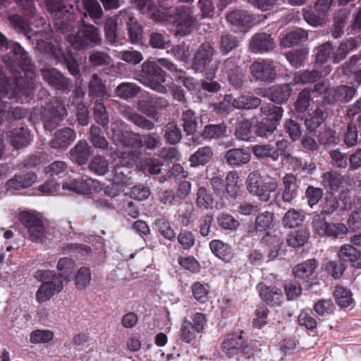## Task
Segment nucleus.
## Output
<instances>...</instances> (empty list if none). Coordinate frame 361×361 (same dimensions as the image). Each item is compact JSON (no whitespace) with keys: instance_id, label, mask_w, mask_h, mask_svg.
Listing matches in <instances>:
<instances>
[{"instance_id":"61","label":"nucleus","mask_w":361,"mask_h":361,"mask_svg":"<svg viewBox=\"0 0 361 361\" xmlns=\"http://www.w3.org/2000/svg\"><path fill=\"white\" fill-rule=\"evenodd\" d=\"M82 185L83 195H90L102 190L99 180L87 176H82Z\"/></svg>"},{"instance_id":"40","label":"nucleus","mask_w":361,"mask_h":361,"mask_svg":"<svg viewBox=\"0 0 361 361\" xmlns=\"http://www.w3.org/2000/svg\"><path fill=\"white\" fill-rule=\"evenodd\" d=\"M140 87L132 82H122L115 89V94L123 99L135 97L140 92Z\"/></svg>"},{"instance_id":"49","label":"nucleus","mask_w":361,"mask_h":361,"mask_svg":"<svg viewBox=\"0 0 361 361\" xmlns=\"http://www.w3.org/2000/svg\"><path fill=\"white\" fill-rule=\"evenodd\" d=\"M291 89L288 84L275 86L271 92L270 99L276 104H281L288 99Z\"/></svg>"},{"instance_id":"19","label":"nucleus","mask_w":361,"mask_h":361,"mask_svg":"<svg viewBox=\"0 0 361 361\" xmlns=\"http://www.w3.org/2000/svg\"><path fill=\"white\" fill-rule=\"evenodd\" d=\"M261 299L271 307L280 306L283 300L282 291L275 286L259 283L257 286Z\"/></svg>"},{"instance_id":"53","label":"nucleus","mask_w":361,"mask_h":361,"mask_svg":"<svg viewBox=\"0 0 361 361\" xmlns=\"http://www.w3.org/2000/svg\"><path fill=\"white\" fill-rule=\"evenodd\" d=\"M240 44L238 37L231 34H224L221 35L219 42V48L223 54H228Z\"/></svg>"},{"instance_id":"52","label":"nucleus","mask_w":361,"mask_h":361,"mask_svg":"<svg viewBox=\"0 0 361 361\" xmlns=\"http://www.w3.org/2000/svg\"><path fill=\"white\" fill-rule=\"evenodd\" d=\"M336 302L341 308L348 307L353 302L350 291L342 286L336 287L334 291Z\"/></svg>"},{"instance_id":"4","label":"nucleus","mask_w":361,"mask_h":361,"mask_svg":"<svg viewBox=\"0 0 361 361\" xmlns=\"http://www.w3.org/2000/svg\"><path fill=\"white\" fill-rule=\"evenodd\" d=\"M48 11L52 14L56 30L66 33L75 26L73 8L66 6L63 0H45Z\"/></svg>"},{"instance_id":"46","label":"nucleus","mask_w":361,"mask_h":361,"mask_svg":"<svg viewBox=\"0 0 361 361\" xmlns=\"http://www.w3.org/2000/svg\"><path fill=\"white\" fill-rule=\"evenodd\" d=\"M303 221L304 216L300 212L295 209H290L284 214L282 224L286 228H293L300 226Z\"/></svg>"},{"instance_id":"31","label":"nucleus","mask_w":361,"mask_h":361,"mask_svg":"<svg viewBox=\"0 0 361 361\" xmlns=\"http://www.w3.org/2000/svg\"><path fill=\"white\" fill-rule=\"evenodd\" d=\"M209 247L213 254L225 262H230L233 254L231 247L219 240H213L209 243Z\"/></svg>"},{"instance_id":"48","label":"nucleus","mask_w":361,"mask_h":361,"mask_svg":"<svg viewBox=\"0 0 361 361\" xmlns=\"http://www.w3.org/2000/svg\"><path fill=\"white\" fill-rule=\"evenodd\" d=\"M125 116L128 121L142 129L151 130L155 127L154 122L135 111H127Z\"/></svg>"},{"instance_id":"20","label":"nucleus","mask_w":361,"mask_h":361,"mask_svg":"<svg viewBox=\"0 0 361 361\" xmlns=\"http://www.w3.org/2000/svg\"><path fill=\"white\" fill-rule=\"evenodd\" d=\"M42 75L45 81L56 89L68 92L70 90V80L56 69H42Z\"/></svg>"},{"instance_id":"13","label":"nucleus","mask_w":361,"mask_h":361,"mask_svg":"<svg viewBox=\"0 0 361 361\" xmlns=\"http://www.w3.org/2000/svg\"><path fill=\"white\" fill-rule=\"evenodd\" d=\"M20 221L27 229L32 241L42 243L45 240V230L40 219L32 214L23 212L20 214Z\"/></svg>"},{"instance_id":"43","label":"nucleus","mask_w":361,"mask_h":361,"mask_svg":"<svg viewBox=\"0 0 361 361\" xmlns=\"http://www.w3.org/2000/svg\"><path fill=\"white\" fill-rule=\"evenodd\" d=\"M252 123L249 119H243L238 121L234 135L237 139L243 141H249L252 137Z\"/></svg>"},{"instance_id":"29","label":"nucleus","mask_w":361,"mask_h":361,"mask_svg":"<svg viewBox=\"0 0 361 361\" xmlns=\"http://www.w3.org/2000/svg\"><path fill=\"white\" fill-rule=\"evenodd\" d=\"M91 147L85 140H80L77 145L71 149L70 154L71 159L82 165L87 161L90 155Z\"/></svg>"},{"instance_id":"54","label":"nucleus","mask_w":361,"mask_h":361,"mask_svg":"<svg viewBox=\"0 0 361 361\" xmlns=\"http://www.w3.org/2000/svg\"><path fill=\"white\" fill-rule=\"evenodd\" d=\"M164 138L171 145L179 142L182 138L180 128L174 123H169L164 127Z\"/></svg>"},{"instance_id":"15","label":"nucleus","mask_w":361,"mask_h":361,"mask_svg":"<svg viewBox=\"0 0 361 361\" xmlns=\"http://www.w3.org/2000/svg\"><path fill=\"white\" fill-rule=\"evenodd\" d=\"M261 103L260 98L252 94H241L234 99L228 95L220 103V106L223 108L226 107V110H230L232 108L250 110L257 108Z\"/></svg>"},{"instance_id":"30","label":"nucleus","mask_w":361,"mask_h":361,"mask_svg":"<svg viewBox=\"0 0 361 361\" xmlns=\"http://www.w3.org/2000/svg\"><path fill=\"white\" fill-rule=\"evenodd\" d=\"M328 116V112L324 106H318L307 118L305 121V124L307 130L310 132H314L319 128L326 120Z\"/></svg>"},{"instance_id":"63","label":"nucleus","mask_w":361,"mask_h":361,"mask_svg":"<svg viewBox=\"0 0 361 361\" xmlns=\"http://www.w3.org/2000/svg\"><path fill=\"white\" fill-rule=\"evenodd\" d=\"M192 292L194 298L200 303H204L208 300L209 286L200 282H195L192 286Z\"/></svg>"},{"instance_id":"3","label":"nucleus","mask_w":361,"mask_h":361,"mask_svg":"<svg viewBox=\"0 0 361 361\" xmlns=\"http://www.w3.org/2000/svg\"><path fill=\"white\" fill-rule=\"evenodd\" d=\"M82 27L75 34H71V31L63 33L70 46L75 50H85L99 46L102 43L100 30L92 24L87 23L84 18H80Z\"/></svg>"},{"instance_id":"7","label":"nucleus","mask_w":361,"mask_h":361,"mask_svg":"<svg viewBox=\"0 0 361 361\" xmlns=\"http://www.w3.org/2000/svg\"><path fill=\"white\" fill-rule=\"evenodd\" d=\"M37 39L36 49L39 52L48 55L50 58L56 60V63H65L70 73L77 76L80 73L79 66L74 59H67L59 45L53 44L50 39L48 42L41 38Z\"/></svg>"},{"instance_id":"2","label":"nucleus","mask_w":361,"mask_h":361,"mask_svg":"<svg viewBox=\"0 0 361 361\" xmlns=\"http://www.w3.org/2000/svg\"><path fill=\"white\" fill-rule=\"evenodd\" d=\"M57 269L61 271L60 274L51 270H39L36 272L35 278L42 281L35 295L39 303L49 301L56 293L63 290V281L73 276L75 271V264L71 258H61L57 264Z\"/></svg>"},{"instance_id":"25","label":"nucleus","mask_w":361,"mask_h":361,"mask_svg":"<svg viewBox=\"0 0 361 361\" xmlns=\"http://www.w3.org/2000/svg\"><path fill=\"white\" fill-rule=\"evenodd\" d=\"M338 256L341 261L349 262L356 268H361V252L353 245L349 244L342 245Z\"/></svg>"},{"instance_id":"34","label":"nucleus","mask_w":361,"mask_h":361,"mask_svg":"<svg viewBox=\"0 0 361 361\" xmlns=\"http://www.w3.org/2000/svg\"><path fill=\"white\" fill-rule=\"evenodd\" d=\"M82 5L85 12L84 18L87 14L91 18L95 24H99L102 19L104 12L102 8L97 0H82Z\"/></svg>"},{"instance_id":"56","label":"nucleus","mask_w":361,"mask_h":361,"mask_svg":"<svg viewBox=\"0 0 361 361\" xmlns=\"http://www.w3.org/2000/svg\"><path fill=\"white\" fill-rule=\"evenodd\" d=\"M311 99V88H305L298 94V97L295 104V110L299 113H303L306 111L310 106V102Z\"/></svg>"},{"instance_id":"11","label":"nucleus","mask_w":361,"mask_h":361,"mask_svg":"<svg viewBox=\"0 0 361 361\" xmlns=\"http://www.w3.org/2000/svg\"><path fill=\"white\" fill-rule=\"evenodd\" d=\"M173 13L176 24V35H189L197 21L192 8L188 6H179L173 11Z\"/></svg>"},{"instance_id":"6","label":"nucleus","mask_w":361,"mask_h":361,"mask_svg":"<svg viewBox=\"0 0 361 361\" xmlns=\"http://www.w3.org/2000/svg\"><path fill=\"white\" fill-rule=\"evenodd\" d=\"M142 77L144 84L152 90L159 93L165 94L167 92L166 87L164 85L166 82V73L157 64L155 59H147L142 64Z\"/></svg>"},{"instance_id":"21","label":"nucleus","mask_w":361,"mask_h":361,"mask_svg":"<svg viewBox=\"0 0 361 361\" xmlns=\"http://www.w3.org/2000/svg\"><path fill=\"white\" fill-rule=\"evenodd\" d=\"M250 153L243 148L228 149L224 154L226 163L231 167H240L250 162Z\"/></svg>"},{"instance_id":"62","label":"nucleus","mask_w":361,"mask_h":361,"mask_svg":"<svg viewBox=\"0 0 361 361\" xmlns=\"http://www.w3.org/2000/svg\"><path fill=\"white\" fill-rule=\"evenodd\" d=\"M335 306L330 299H321L314 305V310L320 316H326L332 314Z\"/></svg>"},{"instance_id":"41","label":"nucleus","mask_w":361,"mask_h":361,"mask_svg":"<svg viewBox=\"0 0 361 361\" xmlns=\"http://www.w3.org/2000/svg\"><path fill=\"white\" fill-rule=\"evenodd\" d=\"M117 16H107L104 22V35L109 43L114 44L117 42Z\"/></svg>"},{"instance_id":"12","label":"nucleus","mask_w":361,"mask_h":361,"mask_svg":"<svg viewBox=\"0 0 361 361\" xmlns=\"http://www.w3.org/2000/svg\"><path fill=\"white\" fill-rule=\"evenodd\" d=\"M250 71L257 81L271 82L276 78V63L270 59H258L250 66Z\"/></svg>"},{"instance_id":"38","label":"nucleus","mask_w":361,"mask_h":361,"mask_svg":"<svg viewBox=\"0 0 361 361\" xmlns=\"http://www.w3.org/2000/svg\"><path fill=\"white\" fill-rule=\"evenodd\" d=\"M213 156V151L210 147L204 146L199 148L194 154H192L189 161L190 166L195 167L200 165H205Z\"/></svg>"},{"instance_id":"10","label":"nucleus","mask_w":361,"mask_h":361,"mask_svg":"<svg viewBox=\"0 0 361 361\" xmlns=\"http://www.w3.org/2000/svg\"><path fill=\"white\" fill-rule=\"evenodd\" d=\"M282 189L280 195L278 191L274 196V202L279 207H283V204H290L298 197V180L296 176L292 173H286L281 178Z\"/></svg>"},{"instance_id":"18","label":"nucleus","mask_w":361,"mask_h":361,"mask_svg":"<svg viewBox=\"0 0 361 361\" xmlns=\"http://www.w3.org/2000/svg\"><path fill=\"white\" fill-rule=\"evenodd\" d=\"M226 20L239 31H246L252 24L253 16L247 11L233 10L227 13Z\"/></svg>"},{"instance_id":"24","label":"nucleus","mask_w":361,"mask_h":361,"mask_svg":"<svg viewBox=\"0 0 361 361\" xmlns=\"http://www.w3.org/2000/svg\"><path fill=\"white\" fill-rule=\"evenodd\" d=\"M279 187L276 178L267 177L262 180V183L254 194L261 202H267L271 200V193L275 192Z\"/></svg>"},{"instance_id":"14","label":"nucleus","mask_w":361,"mask_h":361,"mask_svg":"<svg viewBox=\"0 0 361 361\" xmlns=\"http://www.w3.org/2000/svg\"><path fill=\"white\" fill-rule=\"evenodd\" d=\"M169 106V102L166 98L154 94L144 96L137 102V109L150 118H155L159 109H165Z\"/></svg>"},{"instance_id":"60","label":"nucleus","mask_w":361,"mask_h":361,"mask_svg":"<svg viewBox=\"0 0 361 361\" xmlns=\"http://www.w3.org/2000/svg\"><path fill=\"white\" fill-rule=\"evenodd\" d=\"M238 173L236 171H230L226 177L225 188L226 192L231 197H235L239 191L238 180Z\"/></svg>"},{"instance_id":"47","label":"nucleus","mask_w":361,"mask_h":361,"mask_svg":"<svg viewBox=\"0 0 361 361\" xmlns=\"http://www.w3.org/2000/svg\"><path fill=\"white\" fill-rule=\"evenodd\" d=\"M200 334L192 325V322L185 319L180 329L179 337L181 341L187 343H191L197 336Z\"/></svg>"},{"instance_id":"45","label":"nucleus","mask_w":361,"mask_h":361,"mask_svg":"<svg viewBox=\"0 0 361 361\" xmlns=\"http://www.w3.org/2000/svg\"><path fill=\"white\" fill-rule=\"evenodd\" d=\"M111 139L116 145H122L126 146L133 145L131 142L127 139L130 133L128 132H123L121 123H113L111 126Z\"/></svg>"},{"instance_id":"33","label":"nucleus","mask_w":361,"mask_h":361,"mask_svg":"<svg viewBox=\"0 0 361 361\" xmlns=\"http://www.w3.org/2000/svg\"><path fill=\"white\" fill-rule=\"evenodd\" d=\"M10 139L12 145L16 149L24 147L29 145L31 141L29 130L23 127L11 131Z\"/></svg>"},{"instance_id":"58","label":"nucleus","mask_w":361,"mask_h":361,"mask_svg":"<svg viewBox=\"0 0 361 361\" xmlns=\"http://www.w3.org/2000/svg\"><path fill=\"white\" fill-rule=\"evenodd\" d=\"M334 47L329 42H325L319 46L317 49L316 61L318 63L324 64L328 59L332 60Z\"/></svg>"},{"instance_id":"17","label":"nucleus","mask_w":361,"mask_h":361,"mask_svg":"<svg viewBox=\"0 0 361 361\" xmlns=\"http://www.w3.org/2000/svg\"><path fill=\"white\" fill-rule=\"evenodd\" d=\"M276 47L270 34L259 32L254 35L250 41V50L255 54H263L272 51Z\"/></svg>"},{"instance_id":"44","label":"nucleus","mask_w":361,"mask_h":361,"mask_svg":"<svg viewBox=\"0 0 361 361\" xmlns=\"http://www.w3.org/2000/svg\"><path fill=\"white\" fill-rule=\"evenodd\" d=\"M90 140L92 145L98 149L103 150L108 149L109 142L103 135L102 129L94 125L90 127Z\"/></svg>"},{"instance_id":"64","label":"nucleus","mask_w":361,"mask_h":361,"mask_svg":"<svg viewBox=\"0 0 361 361\" xmlns=\"http://www.w3.org/2000/svg\"><path fill=\"white\" fill-rule=\"evenodd\" d=\"M327 15L323 14L322 12H316L312 11H305L303 17L305 21L312 26H320L325 23Z\"/></svg>"},{"instance_id":"22","label":"nucleus","mask_w":361,"mask_h":361,"mask_svg":"<svg viewBox=\"0 0 361 361\" xmlns=\"http://www.w3.org/2000/svg\"><path fill=\"white\" fill-rule=\"evenodd\" d=\"M8 20L13 25L14 28L18 32L24 33L30 41L37 42L36 38H41L43 40L48 42L51 38V34L49 32L42 33L37 32L35 35H29L27 23L18 15H11L8 17Z\"/></svg>"},{"instance_id":"39","label":"nucleus","mask_w":361,"mask_h":361,"mask_svg":"<svg viewBox=\"0 0 361 361\" xmlns=\"http://www.w3.org/2000/svg\"><path fill=\"white\" fill-rule=\"evenodd\" d=\"M317 265L318 263L316 259H310L297 264L293 268V273L297 278L305 279L314 273Z\"/></svg>"},{"instance_id":"32","label":"nucleus","mask_w":361,"mask_h":361,"mask_svg":"<svg viewBox=\"0 0 361 361\" xmlns=\"http://www.w3.org/2000/svg\"><path fill=\"white\" fill-rule=\"evenodd\" d=\"M307 37L308 34L306 30L302 28H297L283 37L281 40V46L284 48H289L305 41Z\"/></svg>"},{"instance_id":"51","label":"nucleus","mask_w":361,"mask_h":361,"mask_svg":"<svg viewBox=\"0 0 361 361\" xmlns=\"http://www.w3.org/2000/svg\"><path fill=\"white\" fill-rule=\"evenodd\" d=\"M226 129L227 126L224 123L209 124L204 127L202 135L207 140L218 139L225 134Z\"/></svg>"},{"instance_id":"23","label":"nucleus","mask_w":361,"mask_h":361,"mask_svg":"<svg viewBox=\"0 0 361 361\" xmlns=\"http://www.w3.org/2000/svg\"><path fill=\"white\" fill-rule=\"evenodd\" d=\"M76 137V134L70 128H64L57 130L50 142L52 148L63 150L66 149Z\"/></svg>"},{"instance_id":"16","label":"nucleus","mask_w":361,"mask_h":361,"mask_svg":"<svg viewBox=\"0 0 361 361\" xmlns=\"http://www.w3.org/2000/svg\"><path fill=\"white\" fill-rule=\"evenodd\" d=\"M222 350L228 356L233 357L240 353L249 355L250 347L241 335L233 334L228 336L221 344Z\"/></svg>"},{"instance_id":"55","label":"nucleus","mask_w":361,"mask_h":361,"mask_svg":"<svg viewBox=\"0 0 361 361\" xmlns=\"http://www.w3.org/2000/svg\"><path fill=\"white\" fill-rule=\"evenodd\" d=\"M196 205L201 209L212 207L213 197L204 187H200L196 193Z\"/></svg>"},{"instance_id":"28","label":"nucleus","mask_w":361,"mask_h":361,"mask_svg":"<svg viewBox=\"0 0 361 361\" xmlns=\"http://www.w3.org/2000/svg\"><path fill=\"white\" fill-rule=\"evenodd\" d=\"M37 180V176L33 172L15 175L9 179L6 186L10 189L20 190L31 186Z\"/></svg>"},{"instance_id":"26","label":"nucleus","mask_w":361,"mask_h":361,"mask_svg":"<svg viewBox=\"0 0 361 361\" xmlns=\"http://www.w3.org/2000/svg\"><path fill=\"white\" fill-rule=\"evenodd\" d=\"M121 16L126 18L128 26V36L132 43H139L142 39V27L127 10L119 13Z\"/></svg>"},{"instance_id":"8","label":"nucleus","mask_w":361,"mask_h":361,"mask_svg":"<svg viewBox=\"0 0 361 361\" xmlns=\"http://www.w3.org/2000/svg\"><path fill=\"white\" fill-rule=\"evenodd\" d=\"M66 114V109L61 100L56 99L47 103L42 111L45 130L52 131L56 128Z\"/></svg>"},{"instance_id":"37","label":"nucleus","mask_w":361,"mask_h":361,"mask_svg":"<svg viewBox=\"0 0 361 361\" xmlns=\"http://www.w3.org/2000/svg\"><path fill=\"white\" fill-rule=\"evenodd\" d=\"M88 169L97 176H104L110 170L109 162L105 157L97 154L90 159Z\"/></svg>"},{"instance_id":"9","label":"nucleus","mask_w":361,"mask_h":361,"mask_svg":"<svg viewBox=\"0 0 361 361\" xmlns=\"http://www.w3.org/2000/svg\"><path fill=\"white\" fill-rule=\"evenodd\" d=\"M313 231L322 237L340 238L346 234L348 228L341 223H328L324 212L316 214L312 220Z\"/></svg>"},{"instance_id":"50","label":"nucleus","mask_w":361,"mask_h":361,"mask_svg":"<svg viewBox=\"0 0 361 361\" xmlns=\"http://www.w3.org/2000/svg\"><path fill=\"white\" fill-rule=\"evenodd\" d=\"M341 180V174L334 171L326 172L322 176V184L325 188L330 190H337Z\"/></svg>"},{"instance_id":"5","label":"nucleus","mask_w":361,"mask_h":361,"mask_svg":"<svg viewBox=\"0 0 361 361\" xmlns=\"http://www.w3.org/2000/svg\"><path fill=\"white\" fill-rule=\"evenodd\" d=\"M215 49L209 42L202 43L197 50L192 68L197 72L204 73L207 80L214 79L217 71V62L212 63Z\"/></svg>"},{"instance_id":"57","label":"nucleus","mask_w":361,"mask_h":361,"mask_svg":"<svg viewBox=\"0 0 361 361\" xmlns=\"http://www.w3.org/2000/svg\"><path fill=\"white\" fill-rule=\"evenodd\" d=\"M183 126L184 130L188 135L193 134L197 128V122L194 112L190 110H186L182 114Z\"/></svg>"},{"instance_id":"35","label":"nucleus","mask_w":361,"mask_h":361,"mask_svg":"<svg viewBox=\"0 0 361 361\" xmlns=\"http://www.w3.org/2000/svg\"><path fill=\"white\" fill-rule=\"evenodd\" d=\"M261 114L266 116V121L277 126L283 116L282 107L271 104H266L260 108Z\"/></svg>"},{"instance_id":"59","label":"nucleus","mask_w":361,"mask_h":361,"mask_svg":"<svg viewBox=\"0 0 361 361\" xmlns=\"http://www.w3.org/2000/svg\"><path fill=\"white\" fill-rule=\"evenodd\" d=\"M355 47V44L353 40H349L345 42L341 43L337 49L334 51L332 56V61L334 63H338L348 54Z\"/></svg>"},{"instance_id":"42","label":"nucleus","mask_w":361,"mask_h":361,"mask_svg":"<svg viewBox=\"0 0 361 361\" xmlns=\"http://www.w3.org/2000/svg\"><path fill=\"white\" fill-rule=\"evenodd\" d=\"M93 116L97 123L105 128L109 123V116L106 108L101 99L95 101L93 107Z\"/></svg>"},{"instance_id":"27","label":"nucleus","mask_w":361,"mask_h":361,"mask_svg":"<svg viewBox=\"0 0 361 361\" xmlns=\"http://www.w3.org/2000/svg\"><path fill=\"white\" fill-rule=\"evenodd\" d=\"M88 95L90 97L109 99L111 94L108 92L105 84L97 74H93L88 83Z\"/></svg>"},{"instance_id":"1","label":"nucleus","mask_w":361,"mask_h":361,"mask_svg":"<svg viewBox=\"0 0 361 361\" xmlns=\"http://www.w3.org/2000/svg\"><path fill=\"white\" fill-rule=\"evenodd\" d=\"M3 47L6 49V54L2 56V60L14 75L16 85H24L20 87L22 92L25 93L26 96L30 94L34 90L35 72L27 52L20 44L8 41L0 32V49Z\"/></svg>"},{"instance_id":"36","label":"nucleus","mask_w":361,"mask_h":361,"mask_svg":"<svg viewBox=\"0 0 361 361\" xmlns=\"http://www.w3.org/2000/svg\"><path fill=\"white\" fill-rule=\"evenodd\" d=\"M251 150L258 159L269 158L274 161L278 160V152L271 141L265 145H255L252 147Z\"/></svg>"}]
</instances>
